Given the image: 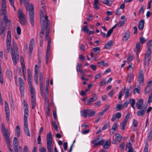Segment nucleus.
I'll return each instance as SVG.
<instances>
[{"mask_svg": "<svg viewBox=\"0 0 152 152\" xmlns=\"http://www.w3.org/2000/svg\"><path fill=\"white\" fill-rule=\"evenodd\" d=\"M150 51H147L145 56L144 62L145 65H148L151 60Z\"/></svg>", "mask_w": 152, "mask_h": 152, "instance_id": "obj_13", "label": "nucleus"}, {"mask_svg": "<svg viewBox=\"0 0 152 152\" xmlns=\"http://www.w3.org/2000/svg\"><path fill=\"white\" fill-rule=\"evenodd\" d=\"M39 71V70L38 66L36 64L35 65V67L34 75H38Z\"/></svg>", "mask_w": 152, "mask_h": 152, "instance_id": "obj_40", "label": "nucleus"}, {"mask_svg": "<svg viewBox=\"0 0 152 152\" xmlns=\"http://www.w3.org/2000/svg\"><path fill=\"white\" fill-rule=\"evenodd\" d=\"M51 44V40L50 39L48 41L47 45V47L46 50V64H47L48 62V59L49 57L50 50V46Z\"/></svg>", "mask_w": 152, "mask_h": 152, "instance_id": "obj_11", "label": "nucleus"}, {"mask_svg": "<svg viewBox=\"0 0 152 152\" xmlns=\"http://www.w3.org/2000/svg\"><path fill=\"white\" fill-rule=\"evenodd\" d=\"M50 21L48 19L46 20V27H45V39L46 41H47L49 39L48 34L50 32L49 26H50Z\"/></svg>", "mask_w": 152, "mask_h": 152, "instance_id": "obj_10", "label": "nucleus"}, {"mask_svg": "<svg viewBox=\"0 0 152 152\" xmlns=\"http://www.w3.org/2000/svg\"><path fill=\"white\" fill-rule=\"evenodd\" d=\"M97 99L96 95H95L92 98H90L87 101V104L90 105L92 104V102L96 101Z\"/></svg>", "mask_w": 152, "mask_h": 152, "instance_id": "obj_20", "label": "nucleus"}, {"mask_svg": "<svg viewBox=\"0 0 152 152\" xmlns=\"http://www.w3.org/2000/svg\"><path fill=\"white\" fill-rule=\"evenodd\" d=\"M147 45L148 47V50L147 51H150L151 52L152 48V40H149L148 41L147 43Z\"/></svg>", "mask_w": 152, "mask_h": 152, "instance_id": "obj_29", "label": "nucleus"}, {"mask_svg": "<svg viewBox=\"0 0 152 152\" xmlns=\"http://www.w3.org/2000/svg\"><path fill=\"white\" fill-rule=\"evenodd\" d=\"M52 134L51 132H49V133L47 134V142H52Z\"/></svg>", "mask_w": 152, "mask_h": 152, "instance_id": "obj_28", "label": "nucleus"}, {"mask_svg": "<svg viewBox=\"0 0 152 152\" xmlns=\"http://www.w3.org/2000/svg\"><path fill=\"white\" fill-rule=\"evenodd\" d=\"M123 108L122 105L120 104H118L116 105L115 109L117 111H120Z\"/></svg>", "mask_w": 152, "mask_h": 152, "instance_id": "obj_42", "label": "nucleus"}, {"mask_svg": "<svg viewBox=\"0 0 152 152\" xmlns=\"http://www.w3.org/2000/svg\"><path fill=\"white\" fill-rule=\"evenodd\" d=\"M48 19V17L45 15L43 13V10H41V13L40 23L41 24L42 32L40 33L39 36L42 38L44 33L45 23H46V20Z\"/></svg>", "mask_w": 152, "mask_h": 152, "instance_id": "obj_3", "label": "nucleus"}, {"mask_svg": "<svg viewBox=\"0 0 152 152\" xmlns=\"http://www.w3.org/2000/svg\"><path fill=\"white\" fill-rule=\"evenodd\" d=\"M34 46V39L32 38L29 43L28 53L30 56L31 55Z\"/></svg>", "mask_w": 152, "mask_h": 152, "instance_id": "obj_12", "label": "nucleus"}, {"mask_svg": "<svg viewBox=\"0 0 152 152\" xmlns=\"http://www.w3.org/2000/svg\"><path fill=\"white\" fill-rule=\"evenodd\" d=\"M19 82L20 85H24V83L23 80L20 77H19Z\"/></svg>", "mask_w": 152, "mask_h": 152, "instance_id": "obj_62", "label": "nucleus"}, {"mask_svg": "<svg viewBox=\"0 0 152 152\" xmlns=\"http://www.w3.org/2000/svg\"><path fill=\"white\" fill-rule=\"evenodd\" d=\"M140 88H136L134 89L133 90V93L135 94L136 93H138V94L140 93Z\"/></svg>", "mask_w": 152, "mask_h": 152, "instance_id": "obj_48", "label": "nucleus"}, {"mask_svg": "<svg viewBox=\"0 0 152 152\" xmlns=\"http://www.w3.org/2000/svg\"><path fill=\"white\" fill-rule=\"evenodd\" d=\"M13 46L14 47L15 50V51H14L12 50L11 53L14 64L15 65L18 61L19 56L17 51L18 50V48L16 44L13 42Z\"/></svg>", "mask_w": 152, "mask_h": 152, "instance_id": "obj_4", "label": "nucleus"}, {"mask_svg": "<svg viewBox=\"0 0 152 152\" xmlns=\"http://www.w3.org/2000/svg\"><path fill=\"white\" fill-rule=\"evenodd\" d=\"M39 81L40 83H43V77L42 73L40 74Z\"/></svg>", "mask_w": 152, "mask_h": 152, "instance_id": "obj_61", "label": "nucleus"}, {"mask_svg": "<svg viewBox=\"0 0 152 152\" xmlns=\"http://www.w3.org/2000/svg\"><path fill=\"white\" fill-rule=\"evenodd\" d=\"M136 48L137 49L136 51L137 53L139 54L140 48V43L139 42L137 43Z\"/></svg>", "mask_w": 152, "mask_h": 152, "instance_id": "obj_39", "label": "nucleus"}, {"mask_svg": "<svg viewBox=\"0 0 152 152\" xmlns=\"http://www.w3.org/2000/svg\"><path fill=\"white\" fill-rule=\"evenodd\" d=\"M5 31V28L3 27H1L0 28V35L4 34V33Z\"/></svg>", "mask_w": 152, "mask_h": 152, "instance_id": "obj_59", "label": "nucleus"}, {"mask_svg": "<svg viewBox=\"0 0 152 152\" xmlns=\"http://www.w3.org/2000/svg\"><path fill=\"white\" fill-rule=\"evenodd\" d=\"M27 72L28 74V80H31L32 75L30 72V69L29 68L27 69Z\"/></svg>", "mask_w": 152, "mask_h": 152, "instance_id": "obj_41", "label": "nucleus"}, {"mask_svg": "<svg viewBox=\"0 0 152 152\" xmlns=\"http://www.w3.org/2000/svg\"><path fill=\"white\" fill-rule=\"evenodd\" d=\"M24 129L26 134L27 136L30 137V134L28 128V122L27 120H24Z\"/></svg>", "mask_w": 152, "mask_h": 152, "instance_id": "obj_16", "label": "nucleus"}, {"mask_svg": "<svg viewBox=\"0 0 152 152\" xmlns=\"http://www.w3.org/2000/svg\"><path fill=\"white\" fill-rule=\"evenodd\" d=\"M6 76L9 78L10 79H11L12 77V74L11 71L9 69L7 70Z\"/></svg>", "mask_w": 152, "mask_h": 152, "instance_id": "obj_31", "label": "nucleus"}, {"mask_svg": "<svg viewBox=\"0 0 152 152\" xmlns=\"http://www.w3.org/2000/svg\"><path fill=\"white\" fill-rule=\"evenodd\" d=\"M13 148L15 152H18V140L16 137L14 138L13 142Z\"/></svg>", "mask_w": 152, "mask_h": 152, "instance_id": "obj_15", "label": "nucleus"}, {"mask_svg": "<svg viewBox=\"0 0 152 152\" xmlns=\"http://www.w3.org/2000/svg\"><path fill=\"white\" fill-rule=\"evenodd\" d=\"M6 7V0H1V9L0 10V15H4V20L6 23L7 24L10 23V20L8 19L7 14Z\"/></svg>", "mask_w": 152, "mask_h": 152, "instance_id": "obj_2", "label": "nucleus"}, {"mask_svg": "<svg viewBox=\"0 0 152 152\" xmlns=\"http://www.w3.org/2000/svg\"><path fill=\"white\" fill-rule=\"evenodd\" d=\"M89 109H85L83 111H81V115L82 116L86 118L87 117V115L89 113Z\"/></svg>", "mask_w": 152, "mask_h": 152, "instance_id": "obj_22", "label": "nucleus"}, {"mask_svg": "<svg viewBox=\"0 0 152 152\" xmlns=\"http://www.w3.org/2000/svg\"><path fill=\"white\" fill-rule=\"evenodd\" d=\"M20 23L23 25H24L26 24V22L25 19V18L19 19Z\"/></svg>", "mask_w": 152, "mask_h": 152, "instance_id": "obj_51", "label": "nucleus"}, {"mask_svg": "<svg viewBox=\"0 0 152 152\" xmlns=\"http://www.w3.org/2000/svg\"><path fill=\"white\" fill-rule=\"evenodd\" d=\"M134 76V75L133 74V72H131L128 75L127 79H126L127 81L129 83L131 82V80L133 78Z\"/></svg>", "mask_w": 152, "mask_h": 152, "instance_id": "obj_25", "label": "nucleus"}, {"mask_svg": "<svg viewBox=\"0 0 152 152\" xmlns=\"http://www.w3.org/2000/svg\"><path fill=\"white\" fill-rule=\"evenodd\" d=\"M41 9L40 10V14L41 13V10H43V13L44 14L43 12L44 11V10L43 8L44 5L43 4H44L45 3V1L44 0H41Z\"/></svg>", "mask_w": 152, "mask_h": 152, "instance_id": "obj_52", "label": "nucleus"}, {"mask_svg": "<svg viewBox=\"0 0 152 152\" xmlns=\"http://www.w3.org/2000/svg\"><path fill=\"white\" fill-rule=\"evenodd\" d=\"M147 109L146 106H143L141 109L137 112V115L138 116L142 117L144 116Z\"/></svg>", "mask_w": 152, "mask_h": 152, "instance_id": "obj_14", "label": "nucleus"}, {"mask_svg": "<svg viewBox=\"0 0 152 152\" xmlns=\"http://www.w3.org/2000/svg\"><path fill=\"white\" fill-rule=\"evenodd\" d=\"M21 4L24 2V4L26 8V10L28 11L30 22L32 26L34 24V8L33 5L31 4H29L28 0H20Z\"/></svg>", "mask_w": 152, "mask_h": 152, "instance_id": "obj_1", "label": "nucleus"}, {"mask_svg": "<svg viewBox=\"0 0 152 152\" xmlns=\"http://www.w3.org/2000/svg\"><path fill=\"white\" fill-rule=\"evenodd\" d=\"M138 81L140 85L144 83V77L143 71L140 69L139 70L138 76Z\"/></svg>", "mask_w": 152, "mask_h": 152, "instance_id": "obj_8", "label": "nucleus"}, {"mask_svg": "<svg viewBox=\"0 0 152 152\" xmlns=\"http://www.w3.org/2000/svg\"><path fill=\"white\" fill-rule=\"evenodd\" d=\"M129 146L128 147V151L127 152H135L133 150L131 143H129Z\"/></svg>", "mask_w": 152, "mask_h": 152, "instance_id": "obj_46", "label": "nucleus"}, {"mask_svg": "<svg viewBox=\"0 0 152 152\" xmlns=\"http://www.w3.org/2000/svg\"><path fill=\"white\" fill-rule=\"evenodd\" d=\"M82 67V65L80 64H77L76 67V70L77 72H79L82 69L81 68Z\"/></svg>", "mask_w": 152, "mask_h": 152, "instance_id": "obj_47", "label": "nucleus"}, {"mask_svg": "<svg viewBox=\"0 0 152 152\" xmlns=\"http://www.w3.org/2000/svg\"><path fill=\"white\" fill-rule=\"evenodd\" d=\"M1 131L4 136L7 147H9L10 143V137L8 135L7 130L6 129L4 124L3 123L1 124Z\"/></svg>", "mask_w": 152, "mask_h": 152, "instance_id": "obj_5", "label": "nucleus"}, {"mask_svg": "<svg viewBox=\"0 0 152 152\" xmlns=\"http://www.w3.org/2000/svg\"><path fill=\"white\" fill-rule=\"evenodd\" d=\"M16 133L18 137H19L20 135V129L18 126H17L16 127Z\"/></svg>", "mask_w": 152, "mask_h": 152, "instance_id": "obj_34", "label": "nucleus"}, {"mask_svg": "<svg viewBox=\"0 0 152 152\" xmlns=\"http://www.w3.org/2000/svg\"><path fill=\"white\" fill-rule=\"evenodd\" d=\"M121 116V113H115L113 115L111 118V121H114L116 118H119Z\"/></svg>", "mask_w": 152, "mask_h": 152, "instance_id": "obj_21", "label": "nucleus"}, {"mask_svg": "<svg viewBox=\"0 0 152 152\" xmlns=\"http://www.w3.org/2000/svg\"><path fill=\"white\" fill-rule=\"evenodd\" d=\"M107 83V82H106L105 79H102L99 83V86H102L106 85Z\"/></svg>", "mask_w": 152, "mask_h": 152, "instance_id": "obj_43", "label": "nucleus"}, {"mask_svg": "<svg viewBox=\"0 0 152 152\" xmlns=\"http://www.w3.org/2000/svg\"><path fill=\"white\" fill-rule=\"evenodd\" d=\"M24 85H20V90L21 93V96H24Z\"/></svg>", "mask_w": 152, "mask_h": 152, "instance_id": "obj_32", "label": "nucleus"}, {"mask_svg": "<svg viewBox=\"0 0 152 152\" xmlns=\"http://www.w3.org/2000/svg\"><path fill=\"white\" fill-rule=\"evenodd\" d=\"M52 142H47V147L48 152H52Z\"/></svg>", "mask_w": 152, "mask_h": 152, "instance_id": "obj_24", "label": "nucleus"}, {"mask_svg": "<svg viewBox=\"0 0 152 152\" xmlns=\"http://www.w3.org/2000/svg\"><path fill=\"white\" fill-rule=\"evenodd\" d=\"M28 146L25 145L23 149V152H28Z\"/></svg>", "mask_w": 152, "mask_h": 152, "instance_id": "obj_64", "label": "nucleus"}, {"mask_svg": "<svg viewBox=\"0 0 152 152\" xmlns=\"http://www.w3.org/2000/svg\"><path fill=\"white\" fill-rule=\"evenodd\" d=\"M127 123V122L123 120V122L121 124V129L122 130H123L125 129Z\"/></svg>", "mask_w": 152, "mask_h": 152, "instance_id": "obj_37", "label": "nucleus"}, {"mask_svg": "<svg viewBox=\"0 0 152 152\" xmlns=\"http://www.w3.org/2000/svg\"><path fill=\"white\" fill-rule=\"evenodd\" d=\"M110 140H107L104 144L103 145V148L105 149L108 148L110 147Z\"/></svg>", "mask_w": 152, "mask_h": 152, "instance_id": "obj_26", "label": "nucleus"}, {"mask_svg": "<svg viewBox=\"0 0 152 152\" xmlns=\"http://www.w3.org/2000/svg\"><path fill=\"white\" fill-rule=\"evenodd\" d=\"M124 90L126 91L125 94V98H127L129 97V90L128 88L127 89L125 88Z\"/></svg>", "mask_w": 152, "mask_h": 152, "instance_id": "obj_49", "label": "nucleus"}, {"mask_svg": "<svg viewBox=\"0 0 152 152\" xmlns=\"http://www.w3.org/2000/svg\"><path fill=\"white\" fill-rule=\"evenodd\" d=\"M143 99H141L138 100L136 102V106L138 109H140L142 108L143 104Z\"/></svg>", "mask_w": 152, "mask_h": 152, "instance_id": "obj_17", "label": "nucleus"}, {"mask_svg": "<svg viewBox=\"0 0 152 152\" xmlns=\"http://www.w3.org/2000/svg\"><path fill=\"white\" fill-rule=\"evenodd\" d=\"M125 144L124 142H122L120 145L119 148L121 151H123L124 149Z\"/></svg>", "mask_w": 152, "mask_h": 152, "instance_id": "obj_36", "label": "nucleus"}, {"mask_svg": "<svg viewBox=\"0 0 152 152\" xmlns=\"http://www.w3.org/2000/svg\"><path fill=\"white\" fill-rule=\"evenodd\" d=\"M144 20H141L139 23L138 28L140 30L142 29L143 28L144 26Z\"/></svg>", "mask_w": 152, "mask_h": 152, "instance_id": "obj_30", "label": "nucleus"}, {"mask_svg": "<svg viewBox=\"0 0 152 152\" xmlns=\"http://www.w3.org/2000/svg\"><path fill=\"white\" fill-rule=\"evenodd\" d=\"M110 126V124L109 123H107L102 128V130H104L106 129L107 128L109 127Z\"/></svg>", "mask_w": 152, "mask_h": 152, "instance_id": "obj_60", "label": "nucleus"}, {"mask_svg": "<svg viewBox=\"0 0 152 152\" xmlns=\"http://www.w3.org/2000/svg\"><path fill=\"white\" fill-rule=\"evenodd\" d=\"M29 89L31 94V101L32 108H35L36 104V96L35 94L34 89L33 86L29 87Z\"/></svg>", "mask_w": 152, "mask_h": 152, "instance_id": "obj_6", "label": "nucleus"}, {"mask_svg": "<svg viewBox=\"0 0 152 152\" xmlns=\"http://www.w3.org/2000/svg\"><path fill=\"white\" fill-rule=\"evenodd\" d=\"M113 45V43L112 41H110L107 42L105 45V48L107 49H110Z\"/></svg>", "mask_w": 152, "mask_h": 152, "instance_id": "obj_23", "label": "nucleus"}, {"mask_svg": "<svg viewBox=\"0 0 152 152\" xmlns=\"http://www.w3.org/2000/svg\"><path fill=\"white\" fill-rule=\"evenodd\" d=\"M25 15L22 12V11L20 10L19 9L18 12V19L24 18Z\"/></svg>", "mask_w": 152, "mask_h": 152, "instance_id": "obj_27", "label": "nucleus"}, {"mask_svg": "<svg viewBox=\"0 0 152 152\" xmlns=\"http://www.w3.org/2000/svg\"><path fill=\"white\" fill-rule=\"evenodd\" d=\"M133 58H134V57L132 55H129L128 56V57L126 61L129 63V62L131 61L132 60Z\"/></svg>", "mask_w": 152, "mask_h": 152, "instance_id": "obj_53", "label": "nucleus"}, {"mask_svg": "<svg viewBox=\"0 0 152 152\" xmlns=\"http://www.w3.org/2000/svg\"><path fill=\"white\" fill-rule=\"evenodd\" d=\"M117 124L116 123H114L113 125L112 128L111 129L113 130V131H115L117 128Z\"/></svg>", "mask_w": 152, "mask_h": 152, "instance_id": "obj_54", "label": "nucleus"}, {"mask_svg": "<svg viewBox=\"0 0 152 152\" xmlns=\"http://www.w3.org/2000/svg\"><path fill=\"white\" fill-rule=\"evenodd\" d=\"M150 91H151L150 88L146 86L145 88V92L146 94H148L150 92Z\"/></svg>", "mask_w": 152, "mask_h": 152, "instance_id": "obj_57", "label": "nucleus"}, {"mask_svg": "<svg viewBox=\"0 0 152 152\" xmlns=\"http://www.w3.org/2000/svg\"><path fill=\"white\" fill-rule=\"evenodd\" d=\"M11 32L10 31H7V34L6 39V45L7 49L8 50L12 49V47L11 46Z\"/></svg>", "mask_w": 152, "mask_h": 152, "instance_id": "obj_7", "label": "nucleus"}, {"mask_svg": "<svg viewBox=\"0 0 152 152\" xmlns=\"http://www.w3.org/2000/svg\"><path fill=\"white\" fill-rule=\"evenodd\" d=\"M122 137L119 134H117L115 135V140L117 142H120L121 139Z\"/></svg>", "mask_w": 152, "mask_h": 152, "instance_id": "obj_33", "label": "nucleus"}, {"mask_svg": "<svg viewBox=\"0 0 152 152\" xmlns=\"http://www.w3.org/2000/svg\"><path fill=\"white\" fill-rule=\"evenodd\" d=\"M102 2L108 6H110L112 4V3H110V2L108 0H103Z\"/></svg>", "mask_w": 152, "mask_h": 152, "instance_id": "obj_45", "label": "nucleus"}, {"mask_svg": "<svg viewBox=\"0 0 152 152\" xmlns=\"http://www.w3.org/2000/svg\"><path fill=\"white\" fill-rule=\"evenodd\" d=\"M4 104V108L6 119L7 121H9L10 120V110L9 105L6 101L5 102Z\"/></svg>", "mask_w": 152, "mask_h": 152, "instance_id": "obj_9", "label": "nucleus"}, {"mask_svg": "<svg viewBox=\"0 0 152 152\" xmlns=\"http://www.w3.org/2000/svg\"><path fill=\"white\" fill-rule=\"evenodd\" d=\"M28 106L27 104L24 107V120H27V117L28 116Z\"/></svg>", "mask_w": 152, "mask_h": 152, "instance_id": "obj_18", "label": "nucleus"}, {"mask_svg": "<svg viewBox=\"0 0 152 152\" xmlns=\"http://www.w3.org/2000/svg\"><path fill=\"white\" fill-rule=\"evenodd\" d=\"M81 31L88 33L89 31V30L86 26H84L82 27Z\"/></svg>", "mask_w": 152, "mask_h": 152, "instance_id": "obj_38", "label": "nucleus"}, {"mask_svg": "<svg viewBox=\"0 0 152 152\" xmlns=\"http://www.w3.org/2000/svg\"><path fill=\"white\" fill-rule=\"evenodd\" d=\"M91 110L89 109V113L88 114V117H91L93 116L95 113V112L94 111L91 112Z\"/></svg>", "mask_w": 152, "mask_h": 152, "instance_id": "obj_50", "label": "nucleus"}, {"mask_svg": "<svg viewBox=\"0 0 152 152\" xmlns=\"http://www.w3.org/2000/svg\"><path fill=\"white\" fill-rule=\"evenodd\" d=\"M52 124L53 126H54L55 130L56 131H58V126L56 125V123L54 121H53L52 122Z\"/></svg>", "mask_w": 152, "mask_h": 152, "instance_id": "obj_58", "label": "nucleus"}, {"mask_svg": "<svg viewBox=\"0 0 152 152\" xmlns=\"http://www.w3.org/2000/svg\"><path fill=\"white\" fill-rule=\"evenodd\" d=\"M130 117V115L129 113V112H128L127 113L126 115V116L125 117V118L124 119V120L127 122L129 118Z\"/></svg>", "mask_w": 152, "mask_h": 152, "instance_id": "obj_55", "label": "nucleus"}, {"mask_svg": "<svg viewBox=\"0 0 152 152\" xmlns=\"http://www.w3.org/2000/svg\"><path fill=\"white\" fill-rule=\"evenodd\" d=\"M100 48L99 47H97L96 48H94L93 49V52L97 54L98 53L100 52Z\"/></svg>", "mask_w": 152, "mask_h": 152, "instance_id": "obj_44", "label": "nucleus"}, {"mask_svg": "<svg viewBox=\"0 0 152 152\" xmlns=\"http://www.w3.org/2000/svg\"><path fill=\"white\" fill-rule=\"evenodd\" d=\"M127 69L128 70H130L132 72L133 71V68L132 66V63L129 64V65L127 68Z\"/></svg>", "mask_w": 152, "mask_h": 152, "instance_id": "obj_63", "label": "nucleus"}, {"mask_svg": "<svg viewBox=\"0 0 152 152\" xmlns=\"http://www.w3.org/2000/svg\"><path fill=\"white\" fill-rule=\"evenodd\" d=\"M129 103L133 109H135V107L134 105L135 103V100L134 99H131L130 100Z\"/></svg>", "mask_w": 152, "mask_h": 152, "instance_id": "obj_35", "label": "nucleus"}, {"mask_svg": "<svg viewBox=\"0 0 152 152\" xmlns=\"http://www.w3.org/2000/svg\"><path fill=\"white\" fill-rule=\"evenodd\" d=\"M130 32L129 31H126L122 37V39L125 41H126L130 37Z\"/></svg>", "mask_w": 152, "mask_h": 152, "instance_id": "obj_19", "label": "nucleus"}, {"mask_svg": "<svg viewBox=\"0 0 152 152\" xmlns=\"http://www.w3.org/2000/svg\"><path fill=\"white\" fill-rule=\"evenodd\" d=\"M9 1L10 3V4L11 6H12L14 10H15V7L14 6V0H9Z\"/></svg>", "mask_w": 152, "mask_h": 152, "instance_id": "obj_56", "label": "nucleus"}]
</instances>
